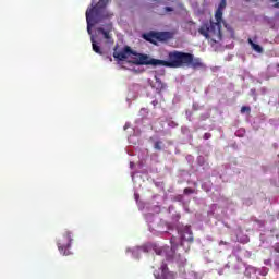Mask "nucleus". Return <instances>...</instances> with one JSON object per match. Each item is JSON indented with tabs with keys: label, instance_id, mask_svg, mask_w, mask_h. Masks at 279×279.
I'll return each mask as SVG.
<instances>
[{
	"label": "nucleus",
	"instance_id": "nucleus-1",
	"mask_svg": "<svg viewBox=\"0 0 279 279\" xmlns=\"http://www.w3.org/2000/svg\"><path fill=\"white\" fill-rule=\"evenodd\" d=\"M133 56L136 58L133 64L138 66H167L168 69H182V66H190L191 69H204V63L201 58L189 52L172 51L168 54V60H160L150 58L147 54L134 51Z\"/></svg>",
	"mask_w": 279,
	"mask_h": 279
},
{
	"label": "nucleus",
	"instance_id": "nucleus-2",
	"mask_svg": "<svg viewBox=\"0 0 279 279\" xmlns=\"http://www.w3.org/2000/svg\"><path fill=\"white\" fill-rule=\"evenodd\" d=\"M110 0H99V2L94 5L92 9H87L86 11V22H87V32L88 34H92L90 32V22L93 23H101V21L106 19H110L112 14L106 10V7L108 5V2Z\"/></svg>",
	"mask_w": 279,
	"mask_h": 279
},
{
	"label": "nucleus",
	"instance_id": "nucleus-3",
	"mask_svg": "<svg viewBox=\"0 0 279 279\" xmlns=\"http://www.w3.org/2000/svg\"><path fill=\"white\" fill-rule=\"evenodd\" d=\"M215 19L216 22H213V20L205 21L198 28V34H201V36H204L206 40H210V35L221 38V23H223V11L216 10Z\"/></svg>",
	"mask_w": 279,
	"mask_h": 279
},
{
	"label": "nucleus",
	"instance_id": "nucleus-4",
	"mask_svg": "<svg viewBox=\"0 0 279 279\" xmlns=\"http://www.w3.org/2000/svg\"><path fill=\"white\" fill-rule=\"evenodd\" d=\"M142 38L147 43H151V45H158V43H167V40H171V34L169 32L150 31L144 33Z\"/></svg>",
	"mask_w": 279,
	"mask_h": 279
},
{
	"label": "nucleus",
	"instance_id": "nucleus-5",
	"mask_svg": "<svg viewBox=\"0 0 279 279\" xmlns=\"http://www.w3.org/2000/svg\"><path fill=\"white\" fill-rule=\"evenodd\" d=\"M71 231H65L64 234L58 240V250L62 256H70L71 243H73Z\"/></svg>",
	"mask_w": 279,
	"mask_h": 279
},
{
	"label": "nucleus",
	"instance_id": "nucleus-6",
	"mask_svg": "<svg viewBox=\"0 0 279 279\" xmlns=\"http://www.w3.org/2000/svg\"><path fill=\"white\" fill-rule=\"evenodd\" d=\"M119 45H117L113 49V58L123 62V60H128L129 56H134V50L130 46H125L122 51H118Z\"/></svg>",
	"mask_w": 279,
	"mask_h": 279
},
{
	"label": "nucleus",
	"instance_id": "nucleus-7",
	"mask_svg": "<svg viewBox=\"0 0 279 279\" xmlns=\"http://www.w3.org/2000/svg\"><path fill=\"white\" fill-rule=\"evenodd\" d=\"M161 270V278L163 279H175V275L171 271H169V267L167 266L166 263H162L160 266Z\"/></svg>",
	"mask_w": 279,
	"mask_h": 279
},
{
	"label": "nucleus",
	"instance_id": "nucleus-8",
	"mask_svg": "<svg viewBox=\"0 0 279 279\" xmlns=\"http://www.w3.org/2000/svg\"><path fill=\"white\" fill-rule=\"evenodd\" d=\"M181 239L182 241H187V243H193V231L191 227H184Z\"/></svg>",
	"mask_w": 279,
	"mask_h": 279
},
{
	"label": "nucleus",
	"instance_id": "nucleus-9",
	"mask_svg": "<svg viewBox=\"0 0 279 279\" xmlns=\"http://www.w3.org/2000/svg\"><path fill=\"white\" fill-rule=\"evenodd\" d=\"M107 29L108 31H105L104 27H98L97 32L98 34H102L105 40H110V38H112L110 36V32H112V24H108Z\"/></svg>",
	"mask_w": 279,
	"mask_h": 279
},
{
	"label": "nucleus",
	"instance_id": "nucleus-10",
	"mask_svg": "<svg viewBox=\"0 0 279 279\" xmlns=\"http://www.w3.org/2000/svg\"><path fill=\"white\" fill-rule=\"evenodd\" d=\"M154 88H156V92L158 93V95H160V93H162V90L167 89V84H165L158 76H155Z\"/></svg>",
	"mask_w": 279,
	"mask_h": 279
},
{
	"label": "nucleus",
	"instance_id": "nucleus-11",
	"mask_svg": "<svg viewBox=\"0 0 279 279\" xmlns=\"http://www.w3.org/2000/svg\"><path fill=\"white\" fill-rule=\"evenodd\" d=\"M90 40H92L93 51H95V53H98V56H104V52L101 51V47H99L97 41H95L94 36H92Z\"/></svg>",
	"mask_w": 279,
	"mask_h": 279
},
{
	"label": "nucleus",
	"instance_id": "nucleus-12",
	"mask_svg": "<svg viewBox=\"0 0 279 279\" xmlns=\"http://www.w3.org/2000/svg\"><path fill=\"white\" fill-rule=\"evenodd\" d=\"M248 45H251L252 50L256 51V53H263V47L258 44H255L252 38H248Z\"/></svg>",
	"mask_w": 279,
	"mask_h": 279
},
{
	"label": "nucleus",
	"instance_id": "nucleus-13",
	"mask_svg": "<svg viewBox=\"0 0 279 279\" xmlns=\"http://www.w3.org/2000/svg\"><path fill=\"white\" fill-rule=\"evenodd\" d=\"M169 12H173L172 7H166L163 8V11L159 12L160 16H165V14H169Z\"/></svg>",
	"mask_w": 279,
	"mask_h": 279
},
{
	"label": "nucleus",
	"instance_id": "nucleus-14",
	"mask_svg": "<svg viewBox=\"0 0 279 279\" xmlns=\"http://www.w3.org/2000/svg\"><path fill=\"white\" fill-rule=\"evenodd\" d=\"M226 5H227V0H221L217 10L220 12H223V10H226Z\"/></svg>",
	"mask_w": 279,
	"mask_h": 279
},
{
	"label": "nucleus",
	"instance_id": "nucleus-15",
	"mask_svg": "<svg viewBox=\"0 0 279 279\" xmlns=\"http://www.w3.org/2000/svg\"><path fill=\"white\" fill-rule=\"evenodd\" d=\"M154 147L155 149H157V151H160L162 149V142L161 141L155 142Z\"/></svg>",
	"mask_w": 279,
	"mask_h": 279
},
{
	"label": "nucleus",
	"instance_id": "nucleus-16",
	"mask_svg": "<svg viewBox=\"0 0 279 279\" xmlns=\"http://www.w3.org/2000/svg\"><path fill=\"white\" fill-rule=\"evenodd\" d=\"M245 112H252V108L248 107V106H243V107L241 108V113H242V114H245Z\"/></svg>",
	"mask_w": 279,
	"mask_h": 279
},
{
	"label": "nucleus",
	"instance_id": "nucleus-17",
	"mask_svg": "<svg viewBox=\"0 0 279 279\" xmlns=\"http://www.w3.org/2000/svg\"><path fill=\"white\" fill-rule=\"evenodd\" d=\"M193 193H195V190H193V189H191V187H185V189H184V194H185V195H191V194H193Z\"/></svg>",
	"mask_w": 279,
	"mask_h": 279
},
{
	"label": "nucleus",
	"instance_id": "nucleus-18",
	"mask_svg": "<svg viewBox=\"0 0 279 279\" xmlns=\"http://www.w3.org/2000/svg\"><path fill=\"white\" fill-rule=\"evenodd\" d=\"M211 134L210 133H205L204 134V136H203V138L205 140V141H208V138H211Z\"/></svg>",
	"mask_w": 279,
	"mask_h": 279
},
{
	"label": "nucleus",
	"instance_id": "nucleus-19",
	"mask_svg": "<svg viewBox=\"0 0 279 279\" xmlns=\"http://www.w3.org/2000/svg\"><path fill=\"white\" fill-rule=\"evenodd\" d=\"M173 241H175V238L170 239L171 250H175V244H173Z\"/></svg>",
	"mask_w": 279,
	"mask_h": 279
},
{
	"label": "nucleus",
	"instance_id": "nucleus-20",
	"mask_svg": "<svg viewBox=\"0 0 279 279\" xmlns=\"http://www.w3.org/2000/svg\"><path fill=\"white\" fill-rule=\"evenodd\" d=\"M165 251H162V248H158L156 250V254H158V256H162Z\"/></svg>",
	"mask_w": 279,
	"mask_h": 279
},
{
	"label": "nucleus",
	"instance_id": "nucleus-21",
	"mask_svg": "<svg viewBox=\"0 0 279 279\" xmlns=\"http://www.w3.org/2000/svg\"><path fill=\"white\" fill-rule=\"evenodd\" d=\"M272 1L274 4V8H279V0H270Z\"/></svg>",
	"mask_w": 279,
	"mask_h": 279
},
{
	"label": "nucleus",
	"instance_id": "nucleus-22",
	"mask_svg": "<svg viewBox=\"0 0 279 279\" xmlns=\"http://www.w3.org/2000/svg\"><path fill=\"white\" fill-rule=\"evenodd\" d=\"M219 245H228V242L220 241Z\"/></svg>",
	"mask_w": 279,
	"mask_h": 279
},
{
	"label": "nucleus",
	"instance_id": "nucleus-23",
	"mask_svg": "<svg viewBox=\"0 0 279 279\" xmlns=\"http://www.w3.org/2000/svg\"><path fill=\"white\" fill-rule=\"evenodd\" d=\"M153 106H158V100H154Z\"/></svg>",
	"mask_w": 279,
	"mask_h": 279
},
{
	"label": "nucleus",
	"instance_id": "nucleus-24",
	"mask_svg": "<svg viewBox=\"0 0 279 279\" xmlns=\"http://www.w3.org/2000/svg\"><path fill=\"white\" fill-rule=\"evenodd\" d=\"M189 23H190V25H195V22H193V21H190Z\"/></svg>",
	"mask_w": 279,
	"mask_h": 279
}]
</instances>
